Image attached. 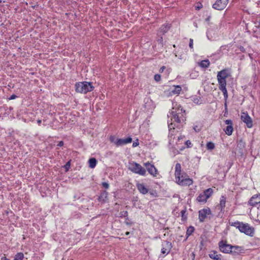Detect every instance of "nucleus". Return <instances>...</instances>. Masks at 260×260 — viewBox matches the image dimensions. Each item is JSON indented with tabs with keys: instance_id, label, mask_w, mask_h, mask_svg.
<instances>
[{
	"instance_id": "nucleus-34",
	"label": "nucleus",
	"mask_w": 260,
	"mask_h": 260,
	"mask_svg": "<svg viewBox=\"0 0 260 260\" xmlns=\"http://www.w3.org/2000/svg\"><path fill=\"white\" fill-rule=\"evenodd\" d=\"M102 185L103 187H104L105 188H106V189H108L109 187V185L107 182H103L102 183Z\"/></svg>"
},
{
	"instance_id": "nucleus-8",
	"label": "nucleus",
	"mask_w": 260,
	"mask_h": 260,
	"mask_svg": "<svg viewBox=\"0 0 260 260\" xmlns=\"http://www.w3.org/2000/svg\"><path fill=\"white\" fill-rule=\"evenodd\" d=\"M220 251L225 253H231L232 245L227 244L226 241H221L218 243Z\"/></svg>"
},
{
	"instance_id": "nucleus-26",
	"label": "nucleus",
	"mask_w": 260,
	"mask_h": 260,
	"mask_svg": "<svg viewBox=\"0 0 260 260\" xmlns=\"http://www.w3.org/2000/svg\"><path fill=\"white\" fill-rule=\"evenodd\" d=\"M170 24L163 25L160 28V31L163 34L167 32L170 28Z\"/></svg>"
},
{
	"instance_id": "nucleus-12",
	"label": "nucleus",
	"mask_w": 260,
	"mask_h": 260,
	"mask_svg": "<svg viewBox=\"0 0 260 260\" xmlns=\"http://www.w3.org/2000/svg\"><path fill=\"white\" fill-rule=\"evenodd\" d=\"M144 166L146 167L147 171L150 174L154 177L156 176L157 174V170L153 165L147 162L144 164Z\"/></svg>"
},
{
	"instance_id": "nucleus-33",
	"label": "nucleus",
	"mask_w": 260,
	"mask_h": 260,
	"mask_svg": "<svg viewBox=\"0 0 260 260\" xmlns=\"http://www.w3.org/2000/svg\"><path fill=\"white\" fill-rule=\"evenodd\" d=\"M117 139H116L115 137L114 136H111L110 137V141L111 142L114 143L116 145V140Z\"/></svg>"
},
{
	"instance_id": "nucleus-48",
	"label": "nucleus",
	"mask_w": 260,
	"mask_h": 260,
	"mask_svg": "<svg viewBox=\"0 0 260 260\" xmlns=\"http://www.w3.org/2000/svg\"><path fill=\"white\" fill-rule=\"evenodd\" d=\"M150 194H152V195H153V193L152 192H150Z\"/></svg>"
},
{
	"instance_id": "nucleus-28",
	"label": "nucleus",
	"mask_w": 260,
	"mask_h": 260,
	"mask_svg": "<svg viewBox=\"0 0 260 260\" xmlns=\"http://www.w3.org/2000/svg\"><path fill=\"white\" fill-rule=\"evenodd\" d=\"M181 90V87L179 85L176 86L174 89L172 90L173 94H179Z\"/></svg>"
},
{
	"instance_id": "nucleus-38",
	"label": "nucleus",
	"mask_w": 260,
	"mask_h": 260,
	"mask_svg": "<svg viewBox=\"0 0 260 260\" xmlns=\"http://www.w3.org/2000/svg\"><path fill=\"white\" fill-rule=\"evenodd\" d=\"M185 212H186L185 210H183L181 211V213L182 218H186V217L184 215V214L185 213Z\"/></svg>"
},
{
	"instance_id": "nucleus-42",
	"label": "nucleus",
	"mask_w": 260,
	"mask_h": 260,
	"mask_svg": "<svg viewBox=\"0 0 260 260\" xmlns=\"http://www.w3.org/2000/svg\"><path fill=\"white\" fill-rule=\"evenodd\" d=\"M193 129L196 131V132H199L200 131V128H198V126H193Z\"/></svg>"
},
{
	"instance_id": "nucleus-45",
	"label": "nucleus",
	"mask_w": 260,
	"mask_h": 260,
	"mask_svg": "<svg viewBox=\"0 0 260 260\" xmlns=\"http://www.w3.org/2000/svg\"><path fill=\"white\" fill-rule=\"evenodd\" d=\"M41 122H42V121L40 119H38L37 120V123H38L39 125H40L41 123Z\"/></svg>"
},
{
	"instance_id": "nucleus-46",
	"label": "nucleus",
	"mask_w": 260,
	"mask_h": 260,
	"mask_svg": "<svg viewBox=\"0 0 260 260\" xmlns=\"http://www.w3.org/2000/svg\"><path fill=\"white\" fill-rule=\"evenodd\" d=\"M159 41L160 42V43L161 44H162V41H163L162 37L160 38V39L159 40Z\"/></svg>"
},
{
	"instance_id": "nucleus-40",
	"label": "nucleus",
	"mask_w": 260,
	"mask_h": 260,
	"mask_svg": "<svg viewBox=\"0 0 260 260\" xmlns=\"http://www.w3.org/2000/svg\"><path fill=\"white\" fill-rule=\"evenodd\" d=\"M17 96L15 94H12L9 98V100H14L16 99Z\"/></svg>"
},
{
	"instance_id": "nucleus-4",
	"label": "nucleus",
	"mask_w": 260,
	"mask_h": 260,
	"mask_svg": "<svg viewBox=\"0 0 260 260\" xmlns=\"http://www.w3.org/2000/svg\"><path fill=\"white\" fill-rule=\"evenodd\" d=\"M175 178L176 182L181 186H190L193 183L192 180L184 172H181V174Z\"/></svg>"
},
{
	"instance_id": "nucleus-16",
	"label": "nucleus",
	"mask_w": 260,
	"mask_h": 260,
	"mask_svg": "<svg viewBox=\"0 0 260 260\" xmlns=\"http://www.w3.org/2000/svg\"><path fill=\"white\" fill-rule=\"evenodd\" d=\"M172 247V244L171 242L168 241H165L162 244V248L161 250V252L162 254H168L170 252V251Z\"/></svg>"
},
{
	"instance_id": "nucleus-31",
	"label": "nucleus",
	"mask_w": 260,
	"mask_h": 260,
	"mask_svg": "<svg viewBox=\"0 0 260 260\" xmlns=\"http://www.w3.org/2000/svg\"><path fill=\"white\" fill-rule=\"evenodd\" d=\"M71 166V160L68 161L66 164L64 165V167L66 169V171H68Z\"/></svg>"
},
{
	"instance_id": "nucleus-7",
	"label": "nucleus",
	"mask_w": 260,
	"mask_h": 260,
	"mask_svg": "<svg viewBox=\"0 0 260 260\" xmlns=\"http://www.w3.org/2000/svg\"><path fill=\"white\" fill-rule=\"evenodd\" d=\"M218 82L219 83V89L222 91L223 94L224 98L225 101H226L227 100V99L228 98V91L226 88V79H223L222 78H219L217 77ZM225 107H226V102H225V103L224 104Z\"/></svg>"
},
{
	"instance_id": "nucleus-1",
	"label": "nucleus",
	"mask_w": 260,
	"mask_h": 260,
	"mask_svg": "<svg viewBox=\"0 0 260 260\" xmlns=\"http://www.w3.org/2000/svg\"><path fill=\"white\" fill-rule=\"evenodd\" d=\"M170 115L172 121L173 120L178 124H180L181 125L185 123L186 118V112L181 105H177V104L174 105L170 112Z\"/></svg>"
},
{
	"instance_id": "nucleus-10",
	"label": "nucleus",
	"mask_w": 260,
	"mask_h": 260,
	"mask_svg": "<svg viewBox=\"0 0 260 260\" xmlns=\"http://www.w3.org/2000/svg\"><path fill=\"white\" fill-rule=\"evenodd\" d=\"M241 119L246 124L248 128L252 127L253 125L252 121L247 113L242 112L241 113Z\"/></svg>"
},
{
	"instance_id": "nucleus-18",
	"label": "nucleus",
	"mask_w": 260,
	"mask_h": 260,
	"mask_svg": "<svg viewBox=\"0 0 260 260\" xmlns=\"http://www.w3.org/2000/svg\"><path fill=\"white\" fill-rule=\"evenodd\" d=\"M139 191L143 194H145L148 192V189L145 186L143 183H138L137 185Z\"/></svg>"
},
{
	"instance_id": "nucleus-47",
	"label": "nucleus",
	"mask_w": 260,
	"mask_h": 260,
	"mask_svg": "<svg viewBox=\"0 0 260 260\" xmlns=\"http://www.w3.org/2000/svg\"><path fill=\"white\" fill-rule=\"evenodd\" d=\"M129 234V232H126L125 233V235H128Z\"/></svg>"
},
{
	"instance_id": "nucleus-22",
	"label": "nucleus",
	"mask_w": 260,
	"mask_h": 260,
	"mask_svg": "<svg viewBox=\"0 0 260 260\" xmlns=\"http://www.w3.org/2000/svg\"><path fill=\"white\" fill-rule=\"evenodd\" d=\"M199 65L200 67L203 68H207L210 66V61L208 59H205L202 60L201 62H199Z\"/></svg>"
},
{
	"instance_id": "nucleus-2",
	"label": "nucleus",
	"mask_w": 260,
	"mask_h": 260,
	"mask_svg": "<svg viewBox=\"0 0 260 260\" xmlns=\"http://www.w3.org/2000/svg\"><path fill=\"white\" fill-rule=\"evenodd\" d=\"M232 226L238 229L241 233H244L247 235L252 236L254 234V229L250 227L248 223H243L239 221L232 222Z\"/></svg>"
},
{
	"instance_id": "nucleus-30",
	"label": "nucleus",
	"mask_w": 260,
	"mask_h": 260,
	"mask_svg": "<svg viewBox=\"0 0 260 260\" xmlns=\"http://www.w3.org/2000/svg\"><path fill=\"white\" fill-rule=\"evenodd\" d=\"M128 216V212L126 211H121L119 213L120 217H126Z\"/></svg>"
},
{
	"instance_id": "nucleus-32",
	"label": "nucleus",
	"mask_w": 260,
	"mask_h": 260,
	"mask_svg": "<svg viewBox=\"0 0 260 260\" xmlns=\"http://www.w3.org/2000/svg\"><path fill=\"white\" fill-rule=\"evenodd\" d=\"M154 79L156 82H158L161 80V76L159 74H156L154 75Z\"/></svg>"
},
{
	"instance_id": "nucleus-37",
	"label": "nucleus",
	"mask_w": 260,
	"mask_h": 260,
	"mask_svg": "<svg viewBox=\"0 0 260 260\" xmlns=\"http://www.w3.org/2000/svg\"><path fill=\"white\" fill-rule=\"evenodd\" d=\"M189 46L190 48H193V40L192 39H190L189 40Z\"/></svg>"
},
{
	"instance_id": "nucleus-29",
	"label": "nucleus",
	"mask_w": 260,
	"mask_h": 260,
	"mask_svg": "<svg viewBox=\"0 0 260 260\" xmlns=\"http://www.w3.org/2000/svg\"><path fill=\"white\" fill-rule=\"evenodd\" d=\"M206 147L208 150H212L214 149L215 145L212 142H209L207 143Z\"/></svg>"
},
{
	"instance_id": "nucleus-3",
	"label": "nucleus",
	"mask_w": 260,
	"mask_h": 260,
	"mask_svg": "<svg viewBox=\"0 0 260 260\" xmlns=\"http://www.w3.org/2000/svg\"><path fill=\"white\" fill-rule=\"evenodd\" d=\"M75 88L77 92L86 93L92 91L94 87L91 82L84 81L76 83Z\"/></svg>"
},
{
	"instance_id": "nucleus-9",
	"label": "nucleus",
	"mask_w": 260,
	"mask_h": 260,
	"mask_svg": "<svg viewBox=\"0 0 260 260\" xmlns=\"http://www.w3.org/2000/svg\"><path fill=\"white\" fill-rule=\"evenodd\" d=\"M229 0H216L213 5V8L217 10H222L228 4Z\"/></svg>"
},
{
	"instance_id": "nucleus-24",
	"label": "nucleus",
	"mask_w": 260,
	"mask_h": 260,
	"mask_svg": "<svg viewBox=\"0 0 260 260\" xmlns=\"http://www.w3.org/2000/svg\"><path fill=\"white\" fill-rule=\"evenodd\" d=\"M175 126L178 127V125H176L173 122H171V123H169L168 127L169 129L170 135H174L173 132H174V130L175 129Z\"/></svg>"
},
{
	"instance_id": "nucleus-5",
	"label": "nucleus",
	"mask_w": 260,
	"mask_h": 260,
	"mask_svg": "<svg viewBox=\"0 0 260 260\" xmlns=\"http://www.w3.org/2000/svg\"><path fill=\"white\" fill-rule=\"evenodd\" d=\"M128 169L132 172L142 176H145L146 174L145 169L136 162L130 163Z\"/></svg>"
},
{
	"instance_id": "nucleus-6",
	"label": "nucleus",
	"mask_w": 260,
	"mask_h": 260,
	"mask_svg": "<svg viewBox=\"0 0 260 260\" xmlns=\"http://www.w3.org/2000/svg\"><path fill=\"white\" fill-rule=\"evenodd\" d=\"M212 189L211 188H208L198 196L197 201L199 203H205L207 202V199L212 196Z\"/></svg>"
},
{
	"instance_id": "nucleus-17",
	"label": "nucleus",
	"mask_w": 260,
	"mask_h": 260,
	"mask_svg": "<svg viewBox=\"0 0 260 260\" xmlns=\"http://www.w3.org/2000/svg\"><path fill=\"white\" fill-rule=\"evenodd\" d=\"M230 76V73L228 69H224L219 72L217 74V77L226 79Z\"/></svg>"
},
{
	"instance_id": "nucleus-23",
	"label": "nucleus",
	"mask_w": 260,
	"mask_h": 260,
	"mask_svg": "<svg viewBox=\"0 0 260 260\" xmlns=\"http://www.w3.org/2000/svg\"><path fill=\"white\" fill-rule=\"evenodd\" d=\"M181 166L179 163H177L175 166V176L176 177H179V175L181 174Z\"/></svg>"
},
{
	"instance_id": "nucleus-11",
	"label": "nucleus",
	"mask_w": 260,
	"mask_h": 260,
	"mask_svg": "<svg viewBox=\"0 0 260 260\" xmlns=\"http://www.w3.org/2000/svg\"><path fill=\"white\" fill-rule=\"evenodd\" d=\"M225 203H226V198L224 196H222L220 198L219 204L216 207V208H217L219 210H220V212L218 214V216L221 217L222 216L223 213L224 212V208L225 206Z\"/></svg>"
},
{
	"instance_id": "nucleus-39",
	"label": "nucleus",
	"mask_w": 260,
	"mask_h": 260,
	"mask_svg": "<svg viewBox=\"0 0 260 260\" xmlns=\"http://www.w3.org/2000/svg\"><path fill=\"white\" fill-rule=\"evenodd\" d=\"M63 145V142L62 141H59L57 144V146H59V147L62 146Z\"/></svg>"
},
{
	"instance_id": "nucleus-14",
	"label": "nucleus",
	"mask_w": 260,
	"mask_h": 260,
	"mask_svg": "<svg viewBox=\"0 0 260 260\" xmlns=\"http://www.w3.org/2000/svg\"><path fill=\"white\" fill-rule=\"evenodd\" d=\"M225 123L227 126L223 130L227 135L231 136L233 132V121L230 119H228L225 121Z\"/></svg>"
},
{
	"instance_id": "nucleus-19",
	"label": "nucleus",
	"mask_w": 260,
	"mask_h": 260,
	"mask_svg": "<svg viewBox=\"0 0 260 260\" xmlns=\"http://www.w3.org/2000/svg\"><path fill=\"white\" fill-rule=\"evenodd\" d=\"M231 249L232 254H239L242 252V251L244 250V249L242 247L239 246H232V248Z\"/></svg>"
},
{
	"instance_id": "nucleus-44",
	"label": "nucleus",
	"mask_w": 260,
	"mask_h": 260,
	"mask_svg": "<svg viewBox=\"0 0 260 260\" xmlns=\"http://www.w3.org/2000/svg\"><path fill=\"white\" fill-rule=\"evenodd\" d=\"M200 5H201V6H198L197 7H196L197 10H199L202 7V5L201 4H200Z\"/></svg>"
},
{
	"instance_id": "nucleus-20",
	"label": "nucleus",
	"mask_w": 260,
	"mask_h": 260,
	"mask_svg": "<svg viewBox=\"0 0 260 260\" xmlns=\"http://www.w3.org/2000/svg\"><path fill=\"white\" fill-rule=\"evenodd\" d=\"M209 257L214 260H220V256L221 254H217V252L216 251H212L209 254Z\"/></svg>"
},
{
	"instance_id": "nucleus-21",
	"label": "nucleus",
	"mask_w": 260,
	"mask_h": 260,
	"mask_svg": "<svg viewBox=\"0 0 260 260\" xmlns=\"http://www.w3.org/2000/svg\"><path fill=\"white\" fill-rule=\"evenodd\" d=\"M108 193L107 191L105 190L103 191L99 197V200L102 202H105L108 198Z\"/></svg>"
},
{
	"instance_id": "nucleus-41",
	"label": "nucleus",
	"mask_w": 260,
	"mask_h": 260,
	"mask_svg": "<svg viewBox=\"0 0 260 260\" xmlns=\"http://www.w3.org/2000/svg\"><path fill=\"white\" fill-rule=\"evenodd\" d=\"M166 69V67L162 66L160 68L159 70V72L162 73L164 71V70Z\"/></svg>"
},
{
	"instance_id": "nucleus-25",
	"label": "nucleus",
	"mask_w": 260,
	"mask_h": 260,
	"mask_svg": "<svg viewBox=\"0 0 260 260\" xmlns=\"http://www.w3.org/2000/svg\"><path fill=\"white\" fill-rule=\"evenodd\" d=\"M89 166L90 168H94L96 164L97 161L95 158H91L88 160Z\"/></svg>"
},
{
	"instance_id": "nucleus-43",
	"label": "nucleus",
	"mask_w": 260,
	"mask_h": 260,
	"mask_svg": "<svg viewBox=\"0 0 260 260\" xmlns=\"http://www.w3.org/2000/svg\"><path fill=\"white\" fill-rule=\"evenodd\" d=\"M2 260H10V259L7 258L6 257L4 256L2 258Z\"/></svg>"
},
{
	"instance_id": "nucleus-35",
	"label": "nucleus",
	"mask_w": 260,
	"mask_h": 260,
	"mask_svg": "<svg viewBox=\"0 0 260 260\" xmlns=\"http://www.w3.org/2000/svg\"><path fill=\"white\" fill-rule=\"evenodd\" d=\"M185 144H186V147L187 148H189V147H191L192 146V144H191V142L189 140H187L185 142Z\"/></svg>"
},
{
	"instance_id": "nucleus-36",
	"label": "nucleus",
	"mask_w": 260,
	"mask_h": 260,
	"mask_svg": "<svg viewBox=\"0 0 260 260\" xmlns=\"http://www.w3.org/2000/svg\"><path fill=\"white\" fill-rule=\"evenodd\" d=\"M139 143L138 140V139H137V140H136V141H134V142H133V147H136V146H138V145H139Z\"/></svg>"
},
{
	"instance_id": "nucleus-15",
	"label": "nucleus",
	"mask_w": 260,
	"mask_h": 260,
	"mask_svg": "<svg viewBox=\"0 0 260 260\" xmlns=\"http://www.w3.org/2000/svg\"><path fill=\"white\" fill-rule=\"evenodd\" d=\"M132 142V138L131 137L125 139H117L116 140V145L117 146H122Z\"/></svg>"
},
{
	"instance_id": "nucleus-27",
	"label": "nucleus",
	"mask_w": 260,
	"mask_h": 260,
	"mask_svg": "<svg viewBox=\"0 0 260 260\" xmlns=\"http://www.w3.org/2000/svg\"><path fill=\"white\" fill-rule=\"evenodd\" d=\"M194 228L192 226H190L188 228L186 231V236L187 238L190 235L192 234V233L194 232Z\"/></svg>"
},
{
	"instance_id": "nucleus-13",
	"label": "nucleus",
	"mask_w": 260,
	"mask_h": 260,
	"mask_svg": "<svg viewBox=\"0 0 260 260\" xmlns=\"http://www.w3.org/2000/svg\"><path fill=\"white\" fill-rule=\"evenodd\" d=\"M211 211L209 208L203 209L199 212V218L200 222H203L207 215L211 214Z\"/></svg>"
}]
</instances>
